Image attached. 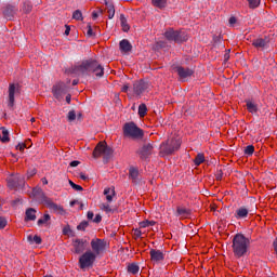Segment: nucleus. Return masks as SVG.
<instances>
[{
  "label": "nucleus",
  "instance_id": "1",
  "mask_svg": "<svg viewBox=\"0 0 277 277\" xmlns=\"http://www.w3.org/2000/svg\"><path fill=\"white\" fill-rule=\"evenodd\" d=\"M67 75H77L78 77H87L88 75H95V77H104L105 68L98 61L89 58L82 61L78 65H74L66 70Z\"/></svg>",
  "mask_w": 277,
  "mask_h": 277
},
{
  "label": "nucleus",
  "instance_id": "2",
  "mask_svg": "<svg viewBox=\"0 0 277 277\" xmlns=\"http://www.w3.org/2000/svg\"><path fill=\"white\" fill-rule=\"evenodd\" d=\"M233 252L235 259H241L248 254V248H250V238H246L243 234H236L233 238Z\"/></svg>",
  "mask_w": 277,
  "mask_h": 277
},
{
  "label": "nucleus",
  "instance_id": "3",
  "mask_svg": "<svg viewBox=\"0 0 277 277\" xmlns=\"http://www.w3.org/2000/svg\"><path fill=\"white\" fill-rule=\"evenodd\" d=\"M111 155H114V149L109 147L105 141L98 142L93 149V159H100V157H103L104 163H109Z\"/></svg>",
  "mask_w": 277,
  "mask_h": 277
},
{
  "label": "nucleus",
  "instance_id": "4",
  "mask_svg": "<svg viewBox=\"0 0 277 277\" xmlns=\"http://www.w3.org/2000/svg\"><path fill=\"white\" fill-rule=\"evenodd\" d=\"M123 136L132 140H142L144 137V130L140 129L135 122H127L123 124Z\"/></svg>",
  "mask_w": 277,
  "mask_h": 277
},
{
  "label": "nucleus",
  "instance_id": "5",
  "mask_svg": "<svg viewBox=\"0 0 277 277\" xmlns=\"http://www.w3.org/2000/svg\"><path fill=\"white\" fill-rule=\"evenodd\" d=\"M163 36L169 40V42H175L176 44L187 42V40L189 39L187 37V32L183 30H174V28H168L164 31Z\"/></svg>",
  "mask_w": 277,
  "mask_h": 277
},
{
  "label": "nucleus",
  "instance_id": "6",
  "mask_svg": "<svg viewBox=\"0 0 277 277\" xmlns=\"http://www.w3.org/2000/svg\"><path fill=\"white\" fill-rule=\"evenodd\" d=\"M181 148V141L177 138H169L166 143L160 145V153L162 155H172L175 150Z\"/></svg>",
  "mask_w": 277,
  "mask_h": 277
},
{
  "label": "nucleus",
  "instance_id": "7",
  "mask_svg": "<svg viewBox=\"0 0 277 277\" xmlns=\"http://www.w3.org/2000/svg\"><path fill=\"white\" fill-rule=\"evenodd\" d=\"M95 261L96 254L89 250L79 258V267L80 269H88V267H93Z\"/></svg>",
  "mask_w": 277,
  "mask_h": 277
},
{
  "label": "nucleus",
  "instance_id": "8",
  "mask_svg": "<svg viewBox=\"0 0 277 277\" xmlns=\"http://www.w3.org/2000/svg\"><path fill=\"white\" fill-rule=\"evenodd\" d=\"M9 189H18L24 187L25 179L21 174L10 175L6 179Z\"/></svg>",
  "mask_w": 277,
  "mask_h": 277
},
{
  "label": "nucleus",
  "instance_id": "9",
  "mask_svg": "<svg viewBox=\"0 0 277 277\" xmlns=\"http://www.w3.org/2000/svg\"><path fill=\"white\" fill-rule=\"evenodd\" d=\"M88 246H90V242L87 239L76 238L72 240V248L75 254H83V252L88 250Z\"/></svg>",
  "mask_w": 277,
  "mask_h": 277
},
{
  "label": "nucleus",
  "instance_id": "10",
  "mask_svg": "<svg viewBox=\"0 0 277 277\" xmlns=\"http://www.w3.org/2000/svg\"><path fill=\"white\" fill-rule=\"evenodd\" d=\"M91 248L93 250L92 252L97 256L107 248V241L105 239L94 238L91 240Z\"/></svg>",
  "mask_w": 277,
  "mask_h": 277
},
{
  "label": "nucleus",
  "instance_id": "11",
  "mask_svg": "<svg viewBox=\"0 0 277 277\" xmlns=\"http://www.w3.org/2000/svg\"><path fill=\"white\" fill-rule=\"evenodd\" d=\"M154 148L153 143H144L143 146L137 149L136 154L138 155L140 159L146 161V159L153 155Z\"/></svg>",
  "mask_w": 277,
  "mask_h": 277
},
{
  "label": "nucleus",
  "instance_id": "12",
  "mask_svg": "<svg viewBox=\"0 0 277 277\" xmlns=\"http://www.w3.org/2000/svg\"><path fill=\"white\" fill-rule=\"evenodd\" d=\"M66 92H68V90L66 88V83H64V82H58V83L54 84L52 88V94H53L54 98H56V101H62L64 98V94H66Z\"/></svg>",
  "mask_w": 277,
  "mask_h": 277
},
{
  "label": "nucleus",
  "instance_id": "13",
  "mask_svg": "<svg viewBox=\"0 0 277 277\" xmlns=\"http://www.w3.org/2000/svg\"><path fill=\"white\" fill-rule=\"evenodd\" d=\"M148 88V82L144 80H137L133 83V93L135 94V96H142V94H144V92L147 91Z\"/></svg>",
  "mask_w": 277,
  "mask_h": 277
},
{
  "label": "nucleus",
  "instance_id": "14",
  "mask_svg": "<svg viewBox=\"0 0 277 277\" xmlns=\"http://www.w3.org/2000/svg\"><path fill=\"white\" fill-rule=\"evenodd\" d=\"M43 202L47 205L48 209H52V211H56V213H60L61 215H64V207L53 202V199L43 196Z\"/></svg>",
  "mask_w": 277,
  "mask_h": 277
},
{
  "label": "nucleus",
  "instance_id": "15",
  "mask_svg": "<svg viewBox=\"0 0 277 277\" xmlns=\"http://www.w3.org/2000/svg\"><path fill=\"white\" fill-rule=\"evenodd\" d=\"M21 94V85L10 83L9 84V107H14V95Z\"/></svg>",
  "mask_w": 277,
  "mask_h": 277
},
{
  "label": "nucleus",
  "instance_id": "16",
  "mask_svg": "<svg viewBox=\"0 0 277 277\" xmlns=\"http://www.w3.org/2000/svg\"><path fill=\"white\" fill-rule=\"evenodd\" d=\"M149 255H150V261H153L154 263H161V261H164L166 259V253L157 249H150Z\"/></svg>",
  "mask_w": 277,
  "mask_h": 277
},
{
  "label": "nucleus",
  "instance_id": "17",
  "mask_svg": "<svg viewBox=\"0 0 277 277\" xmlns=\"http://www.w3.org/2000/svg\"><path fill=\"white\" fill-rule=\"evenodd\" d=\"M16 12H18V9H16V6L8 4L6 6H4L2 14L4 18H6L8 21H12V18H14V16L16 15Z\"/></svg>",
  "mask_w": 277,
  "mask_h": 277
},
{
  "label": "nucleus",
  "instance_id": "18",
  "mask_svg": "<svg viewBox=\"0 0 277 277\" xmlns=\"http://www.w3.org/2000/svg\"><path fill=\"white\" fill-rule=\"evenodd\" d=\"M176 72L180 79H187V77H192L194 75V70L185 67H176Z\"/></svg>",
  "mask_w": 277,
  "mask_h": 277
},
{
  "label": "nucleus",
  "instance_id": "19",
  "mask_svg": "<svg viewBox=\"0 0 277 277\" xmlns=\"http://www.w3.org/2000/svg\"><path fill=\"white\" fill-rule=\"evenodd\" d=\"M250 213V209L246 207H240L235 212V219L236 220H246L248 217V214Z\"/></svg>",
  "mask_w": 277,
  "mask_h": 277
},
{
  "label": "nucleus",
  "instance_id": "20",
  "mask_svg": "<svg viewBox=\"0 0 277 277\" xmlns=\"http://www.w3.org/2000/svg\"><path fill=\"white\" fill-rule=\"evenodd\" d=\"M267 44H269V39L267 38H258L252 41V47H254L255 49H265Z\"/></svg>",
  "mask_w": 277,
  "mask_h": 277
},
{
  "label": "nucleus",
  "instance_id": "21",
  "mask_svg": "<svg viewBox=\"0 0 277 277\" xmlns=\"http://www.w3.org/2000/svg\"><path fill=\"white\" fill-rule=\"evenodd\" d=\"M129 179L132 183L137 184V181H140V170L135 167H131L129 169Z\"/></svg>",
  "mask_w": 277,
  "mask_h": 277
},
{
  "label": "nucleus",
  "instance_id": "22",
  "mask_svg": "<svg viewBox=\"0 0 277 277\" xmlns=\"http://www.w3.org/2000/svg\"><path fill=\"white\" fill-rule=\"evenodd\" d=\"M119 48L122 53H129L131 49H133V45H131V42H129V40L123 39L120 41Z\"/></svg>",
  "mask_w": 277,
  "mask_h": 277
},
{
  "label": "nucleus",
  "instance_id": "23",
  "mask_svg": "<svg viewBox=\"0 0 277 277\" xmlns=\"http://www.w3.org/2000/svg\"><path fill=\"white\" fill-rule=\"evenodd\" d=\"M25 222H36V209L28 208L26 210Z\"/></svg>",
  "mask_w": 277,
  "mask_h": 277
},
{
  "label": "nucleus",
  "instance_id": "24",
  "mask_svg": "<svg viewBox=\"0 0 277 277\" xmlns=\"http://www.w3.org/2000/svg\"><path fill=\"white\" fill-rule=\"evenodd\" d=\"M0 129L2 131V134H0V142H2V144H8V142H10V132L5 127H1Z\"/></svg>",
  "mask_w": 277,
  "mask_h": 277
},
{
  "label": "nucleus",
  "instance_id": "25",
  "mask_svg": "<svg viewBox=\"0 0 277 277\" xmlns=\"http://www.w3.org/2000/svg\"><path fill=\"white\" fill-rule=\"evenodd\" d=\"M128 274H133V276H135L136 274H140V265H137V263L133 262L128 264Z\"/></svg>",
  "mask_w": 277,
  "mask_h": 277
},
{
  "label": "nucleus",
  "instance_id": "26",
  "mask_svg": "<svg viewBox=\"0 0 277 277\" xmlns=\"http://www.w3.org/2000/svg\"><path fill=\"white\" fill-rule=\"evenodd\" d=\"M245 103L247 105V109H248L249 114H256L259 111V106H256V104L252 103V101L246 100Z\"/></svg>",
  "mask_w": 277,
  "mask_h": 277
},
{
  "label": "nucleus",
  "instance_id": "27",
  "mask_svg": "<svg viewBox=\"0 0 277 277\" xmlns=\"http://www.w3.org/2000/svg\"><path fill=\"white\" fill-rule=\"evenodd\" d=\"M177 215H181L182 217H187L188 215H192V210L183 207L176 208Z\"/></svg>",
  "mask_w": 277,
  "mask_h": 277
},
{
  "label": "nucleus",
  "instance_id": "28",
  "mask_svg": "<svg viewBox=\"0 0 277 277\" xmlns=\"http://www.w3.org/2000/svg\"><path fill=\"white\" fill-rule=\"evenodd\" d=\"M120 23H121V27H122V31H129V29H131V26H129V23L127 22V17L124 16V14L120 15Z\"/></svg>",
  "mask_w": 277,
  "mask_h": 277
},
{
  "label": "nucleus",
  "instance_id": "29",
  "mask_svg": "<svg viewBox=\"0 0 277 277\" xmlns=\"http://www.w3.org/2000/svg\"><path fill=\"white\" fill-rule=\"evenodd\" d=\"M153 5L159 10H163L168 5V0H151Z\"/></svg>",
  "mask_w": 277,
  "mask_h": 277
},
{
  "label": "nucleus",
  "instance_id": "30",
  "mask_svg": "<svg viewBox=\"0 0 277 277\" xmlns=\"http://www.w3.org/2000/svg\"><path fill=\"white\" fill-rule=\"evenodd\" d=\"M22 10L25 14H29V12H31V10H34V5L31 4V1L26 0L23 3Z\"/></svg>",
  "mask_w": 277,
  "mask_h": 277
},
{
  "label": "nucleus",
  "instance_id": "31",
  "mask_svg": "<svg viewBox=\"0 0 277 277\" xmlns=\"http://www.w3.org/2000/svg\"><path fill=\"white\" fill-rule=\"evenodd\" d=\"M32 196L34 198H42V202H44V193L41 190V188H34L32 189Z\"/></svg>",
  "mask_w": 277,
  "mask_h": 277
},
{
  "label": "nucleus",
  "instance_id": "32",
  "mask_svg": "<svg viewBox=\"0 0 277 277\" xmlns=\"http://www.w3.org/2000/svg\"><path fill=\"white\" fill-rule=\"evenodd\" d=\"M51 222V215L50 214H43V217L39 219L37 224L38 226H42V224H49Z\"/></svg>",
  "mask_w": 277,
  "mask_h": 277
},
{
  "label": "nucleus",
  "instance_id": "33",
  "mask_svg": "<svg viewBox=\"0 0 277 277\" xmlns=\"http://www.w3.org/2000/svg\"><path fill=\"white\" fill-rule=\"evenodd\" d=\"M146 114H148V108L146 107V104H141L138 106V116H140V118H144V116H146Z\"/></svg>",
  "mask_w": 277,
  "mask_h": 277
},
{
  "label": "nucleus",
  "instance_id": "34",
  "mask_svg": "<svg viewBox=\"0 0 277 277\" xmlns=\"http://www.w3.org/2000/svg\"><path fill=\"white\" fill-rule=\"evenodd\" d=\"M194 163L195 166H200L201 163H205V154H198L195 157Z\"/></svg>",
  "mask_w": 277,
  "mask_h": 277
},
{
  "label": "nucleus",
  "instance_id": "35",
  "mask_svg": "<svg viewBox=\"0 0 277 277\" xmlns=\"http://www.w3.org/2000/svg\"><path fill=\"white\" fill-rule=\"evenodd\" d=\"M28 241H35V243H37V246H40V243H42V238L38 235H35L34 237L31 235H29L27 237Z\"/></svg>",
  "mask_w": 277,
  "mask_h": 277
},
{
  "label": "nucleus",
  "instance_id": "36",
  "mask_svg": "<svg viewBox=\"0 0 277 277\" xmlns=\"http://www.w3.org/2000/svg\"><path fill=\"white\" fill-rule=\"evenodd\" d=\"M74 21H83V13H81V10H76L72 13Z\"/></svg>",
  "mask_w": 277,
  "mask_h": 277
},
{
  "label": "nucleus",
  "instance_id": "37",
  "mask_svg": "<svg viewBox=\"0 0 277 277\" xmlns=\"http://www.w3.org/2000/svg\"><path fill=\"white\" fill-rule=\"evenodd\" d=\"M245 155H247L248 157H252V155H254V145H248L245 148Z\"/></svg>",
  "mask_w": 277,
  "mask_h": 277
},
{
  "label": "nucleus",
  "instance_id": "38",
  "mask_svg": "<svg viewBox=\"0 0 277 277\" xmlns=\"http://www.w3.org/2000/svg\"><path fill=\"white\" fill-rule=\"evenodd\" d=\"M248 3L249 8H251V10H254L259 8V5H261V0H248Z\"/></svg>",
  "mask_w": 277,
  "mask_h": 277
},
{
  "label": "nucleus",
  "instance_id": "39",
  "mask_svg": "<svg viewBox=\"0 0 277 277\" xmlns=\"http://www.w3.org/2000/svg\"><path fill=\"white\" fill-rule=\"evenodd\" d=\"M90 226V223L88 221H82L78 226L77 230L85 232V228Z\"/></svg>",
  "mask_w": 277,
  "mask_h": 277
},
{
  "label": "nucleus",
  "instance_id": "40",
  "mask_svg": "<svg viewBox=\"0 0 277 277\" xmlns=\"http://www.w3.org/2000/svg\"><path fill=\"white\" fill-rule=\"evenodd\" d=\"M69 185L75 189V192H83V187L81 185L75 184L72 180H69Z\"/></svg>",
  "mask_w": 277,
  "mask_h": 277
},
{
  "label": "nucleus",
  "instance_id": "41",
  "mask_svg": "<svg viewBox=\"0 0 277 277\" xmlns=\"http://www.w3.org/2000/svg\"><path fill=\"white\" fill-rule=\"evenodd\" d=\"M67 120L68 122L77 120V113H75V110H70L67 115Z\"/></svg>",
  "mask_w": 277,
  "mask_h": 277
},
{
  "label": "nucleus",
  "instance_id": "42",
  "mask_svg": "<svg viewBox=\"0 0 277 277\" xmlns=\"http://www.w3.org/2000/svg\"><path fill=\"white\" fill-rule=\"evenodd\" d=\"M101 209L106 213H114V210L111 209V207H109V203H102Z\"/></svg>",
  "mask_w": 277,
  "mask_h": 277
},
{
  "label": "nucleus",
  "instance_id": "43",
  "mask_svg": "<svg viewBox=\"0 0 277 277\" xmlns=\"http://www.w3.org/2000/svg\"><path fill=\"white\" fill-rule=\"evenodd\" d=\"M223 176H224V172L222 171V169H217L215 173L216 181H222Z\"/></svg>",
  "mask_w": 277,
  "mask_h": 277
},
{
  "label": "nucleus",
  "instance_id": "44",
  "mask_svg": "<svg viewBox=\"0 0 277 277\" xmlns=\"http://www.w3.org/2000/svg\"><path fill=\"white\" fill-rule=\"evenodd\" d=\"M8 226V220L4 216H0V229L5 228Z\"/></svg>",
  "mask_w": 277,
  "mask_h": 277
},
{
  "label": "nucleus",
  "instance_id": "45",
  "mask_svg": "<svg viewBox=\"0 0 277 277\" xmlns=\"http://www.w3.org/2000/svg\"><path fill=\"white\" fill-rule=\"evenodd\" d=\"M111 194H113V196H116V190L111 189V188L104 189V196H110Z\"/></svg>",
  "mask_w": 277,
  "mask_h": 277
},
{
  "label": "nucleus",
  "instance_id": "46",
  "mask_svg": "<svg viewBox=\"0 0 277 277\" xmlns=\"http://www.w3.org/2000/svg\"><path fill=\"white\" fill-rule=\"evenodd\" d=\"M106 10L115 9L114 2L111 0H105Z\"/></svg>",
  "mask_w": 277,
  "mask_h": 277
},
{
  "label": "nucleus",
  "instance_id": "47",
  "mask_svg": "<svg viewBox=\"0 0 277 277\" xmlns=\"http://www.w3.org/2000/svg\"><path fill=\"white\" fill-rule=\"evenodd\" d=\"M107 13H108V18H114V16L116 15V8L115 9H108Z\"/></svg>",
  "mask_w": 277,
  "mask_h": 277
},
{
  "label": "nucleus",
  "instance_id": "48",
  "mask_svg": "<svg viewBox=\"0 0 277 277\" xmlns=\"http://www.w3.org/2000/svg\"><path fill=\"white\" fill-rule=\"evenodd\" d=\"M93 222L95 224H101V222H103V216H101V214H96L95 217L93 219Z\"/></svg>",
  "mask_w": 277,
  "mask_h": 277
},
{
  "label": "nucleus",
  "instance_id": "49",
  "mask_svg": "<svg viewBox=\"0 0 277 277\" xmlns=\"http://www.w3.org/2000/svg\"><path fill=\"white\" fill-rule=\"evenodd\" d=\"M25 148H27V145L24 143L23 144L18 143L16 146V150H19L21 153H23V150H25Z\"/></svg>",
  "mask_w": 277,
  "mask_h": 277
},
{
  "label": "nucleus",
  "instance_id": "50",
  "mask_svg": "<svg viewBox=\"0 0 277 277\" xmlns=\"http://www.w3.org/2000/svg\"><path fill=\"white\" fill-rule=\"evenodd\" d=\"M72 233V230L70 229V225H66L64 228H63V235H68Z\"/></svg>",
  "mask_w": 277,
  "mask_h": 277
},
{
  "label": "nucleus",
  "instance_id": "51",
  "mask_svg": "<svg viewBox=\"0 0 277 277\" xmlns=\"http://www.w3.org/2000/svg\"><path fill=\"white\" fill-rule=\"evenodd\" d=\"M87 36H89V38H92V36H94V31L92 30V26H88V31H87Z\"/></svg>",
  "mask_w": 277,
  "mask_h": 277
},
{
  "label": "nucleus",
  "instance_id": "52",
  "mask_svg": "<svg viewBox=\"0 0 277 277\" xmlns=\"http://www.w3.org/2000/svg\"><path fill=\"white\" fill-rule=\"evenodd\" d=\"M228 60H230V50H227L224 54V62H228Z\"/></svg>",
  "mask_w": 277,
  "mask_h": 277
},
{
  "label": "nucleus",
  "instance_id": "53",
  "mask_svg": "<svg viewBox=\"0 0 277 277\" xmlns=\"http://www.w3.org/2000/svg\"><path fill=\"white\" fill-rule=\"evenodd\" d=\"M134 237H136V239H140V237H142V230L134 229Z\"/></svg>",
  "mask_w": 277,
  "mask_h": 277
},
{
  "label": "nucleus",
  "instance_id": "54",
  "mask_svg": "<svg viewBox=\"0 0 277 277\" xmlns=\"http://www.w3.org/2000/svg\"><path fill=\"white\" fill-rule=\"evenodd\" d=\"M79 163H81L79 160H74L69 163L70 168H77V166H79Z\"/></svg>",
  "mask_w": 277,
  "mask_h": 277
},
{
  "label": "nucleus",
  "instance_id": "55",
  "mask_svg": "<svg viewBox=\"0 0 277 277\" xmlns=\"http://www.w3.org/2000/svg\"><path fill=\"white\" fill-rule=\"evenodd\" d=\"M140 228H148V221H143L140 223Z\"/></svg>",
  "mask_w": 277,
  "mask_h": 277
},
{
  "label": "nucleus",
  "instance_id": "56",
  "mask_svg": "<svg viewBox=\"0 0 277 277\" xmlns=\"http://www.w3.org/2000/svg\"><path fill=\"white\" fill-rule=\"evenodd\" d=\"M228 23L229 25H235V23H237V17L235 16L229 17Z\"/></svg>",
  "mask_w": 277,
  "mask_h": 277
},
{
  "label": "nucleus",
  "instance_id": "57",
  "mask_svg": "<svg viewBox=\"0 0 277 277\" xmlns=\"http://www.w3.org/2000/svg\"><path fill=\"white\" fill-rule=\"evenodd\" d=\"M87 217H88V220H94V212L89 211V212L87 213Z\"/></svg>",
  "mask_w": 277,
  "mask_h": 277
},
{
  "label": "nucleus",
  "instance_id": "58",
  "mask_svg": "<svg viewBox=\"0 0 277 277\" xmlns=\"http://www.w3.org/2000/svg\"><path fill=\"white\" fill-rule=\"evenodd\" d=\"M65 36H70V26L65 25Z\"/></svg>",
  "mask_w": 277,
  "mask_h": 277
},
{
  "label": "nucleus",
  "instance_id": "59",
  "mask_svg": "<svg viewBox=\"0 0 277 277\" xmlns=\"http://www.w3.org/2000/svg\"><path fill=\"white\" fill-rule=\"evenodd\" d=\"M106 200H107V202H111L114 200V194L106 195Z\"/></svg>",
  "mask_w": 277,
  "mask_h": 277
},
{
  "label": "nucleus",
  "instance_id": "60",
  "mask_svg": "<svg viewBox=\"0 0 277 277\" xmlns=\"http://www.w3.org/2000/svg\"><path fill=\"white\" fill-rule=\"evenodd\" d=\"M121 92H129V84H124L121 89Z\"/></svg>",
  "mask_w": 277,
  "mask_h": 277
},
{
  "label": "nucleus",
  "instance_id": "61",
  "mask_svg": "<svg viewBox=\"0 0 277 277\" xmlns=\"http://www.w3.org/2000/svg\"><path fill=\"white\" fill-rule=\"evenodd\" d=\"M80 179H81L82 181H89L88 175H84L83 173H80Z\"/></svg>",
  "mask_w": 277,
  "mask_h": 277
},
{
  "label": "nucleus",
  "instance_id": "62",
  "mask_svg": "<svg viewBox=\"0 0 277 277\" xmlns=\"http://www.w3.org/2000/svg\"><path fill=\"white\" fill-rule=\"evenodd\" d=\"M92 18L93 21H96V18H98V13L96 11L92 13Z\"/></svg>",
  "mask_w": 277,
  "mask_h": 277
},
{
  "label": "nucleus",
  "instance_id": "63",
  "mask_svg": "<svg viewBox=\"0 0 277 277\" xmlns=\"http://www.w3.org/2000/svg\"><path fill=\"white\" fill-rule=\"evenodd\" d=\"M65 100H66V103H68V105H70L71 95L67 94Z\"/></svg>",
  "mask_w": 277,
  "mask_h": 277
},
{
  "label": "nucleus",
  "instance_id": "64",
  "mask_svg": "<svg viewBox=\"0 0 277 277\" xmlns=\"http://www.w3.org/2000/svg\"><path fill=\"white\" fill-rule=\"evenodd\" d=\"M75 205H79V200H71L70 201V207H75Z\"/></svg>",
  "mask_w": 277,
  "mask_h": 277
}]
</instances>
